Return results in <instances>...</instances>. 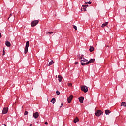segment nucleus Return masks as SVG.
<instances>
[{
	"label": "nucleus",
	"instance_id": "412c9836",
	"mask_svg": "<svg viewBox=\"0 0 126 126\" xmlns=\"http://www.w3.org/2000/svg\"><path fill=\"white\" fill-rule=\"evenodd\" d=\"M67 85H68V86H69V87H72V83H68Z\"/></svg>",
	"mask_w": 126,
	"mask_h": 126
},
{
	"label": "nucleus",
	"instance_id": "f03ea898",
	"mask_svg": "<svg viewBox=\"0 0 126 126\" xmlns=\"http://www.w3.org/2000/svg\"><path fill=\"white\" fill-rule=\"evenodd\" d=\"M81 90L83 91L85 93H86L88 91V87L86 86H81Z\"/></svg>",
	"mask_w": 126,
	"mask_h": 126
},
{
	"label": "nucleus",
	"instance_id": "72a5a7b5",
	"mask_svg": "<svg viewBox=\"0 0 126 126\" xmlns=\"http://www.w3.org/2000/svg\"><path fill=\"white\" fill-rule=\"evenodd\" d=\"M30 126H32V124H31L30 125Z\"/></svg>",
	"mask_w": 126,
	"mask_h": 126
},
{
	"label": "nucleus",
	"instance_id": "6ab92c4d",
	"mask_svg": "<svg viewBox=\"0 0 126 126\" xmlns=\"http://www.w3.org/2000/svg\"><path fill=\"white\" fill-rule=\"evenodd\" d=\"M121 106H124V107H126V103L125 102H122L121 103Z\"/></svg>",
	"mask_w": 126,
	"mask_h": 126
},
{
	"label": "nucleus",
	"instance_id": "7c9ffc66",
	"mask_svg": "<svg viewBox=\"0 0 126 126\" xmlns=\"http://www.w3.org/2000/svg\"><path fill=\"white\" fill-rule=\"evenodd\" d=\"M75 64H78V62H75Z\"/></svg>",
	"mask_w": 126,
	"mask_h": 126
},
{
	"label": "nucleus",
	"instance_id": "a878e982",
	"mask_svg": "<svg viewBox=\"0 0 126 126\" xmlns=\"http://www.w3.org/2000/svg\"><path fill=\"white\" fill-rule=\"evenodd\" d=\"M73 28L75 29V30H77V27L76 26H73Z\"/></svg>",
	"mask_w": 126,
	"mask_h": 126
},
{
	"label": "nucleus",
	"instance_id": "4be33fe9",
	"mask_svg": "<svg viewBox=\"0 0 126 126\" xmlns=\"http://www.w3.org/2000/svg\"><path fill=\"white\" fill-rule=\"evenodd\" d=\"M27 115H28V112L27 111H25L24 112V115L26 116Z\"/></svg>",
	"mask_w": 126,
	"mask_h": 126
},
{
	"label": "nucleus",
	"instance_id": "20e7f679",
	"mask_svg": "<svg viewBox=\"0 0 126 126\" xmlns=\"http://www.w3.org/2000/svg\"><path fill=\"white\" fill-rule=\"evenodd\" d=\"M38 23H39V20H34L31 23V25L32 27H34V26H36Z\"/></svg>",
	"mask_w": 126,
	"mask_h": 126
},
{
	"label": "nucleus",
	"instance_id": "9d476101",
	"mask_svg": "<svg viewBox=\"0 0 126 126\" xmlns=\"http://www.w3.org/2000/svg\"><path fill=\"white\" fill-rule=\"evenodd\" d=\"M5 45L7 46V47H10V46H11V44H10V42L8 41H6L5 42Z\"/></svg>",
	"mask_w": 126,
	"mask_h": 126
},
{
	"label": "nucleus",
	"instance_id": "5701e85b",
	"mask_svg": "<svg viewBox=\"0 0 126 126\" xmlns=\"http://www.w3.org/2000/svg\"><path fill=\"white\" fill-rule=\"evenodd\" d=\"M56 94L57 95H60V92L59 91H57Z\"/></svg>",
	"mask_w": 126,
	"mask_h": 126
},
{
	"label": "nucleus",
	"instance_id": "aec40b11",
	"mask_svg": "<svg viewBox=\"0 0 126 126\" xmlns=\"http://www.w3.org/2000/svg\"><path fill=\"white\" fill-rule=\"evenodd\" d=\"M83 8H81V10H82V11L83 10H84V11H86V7L84 6H82Z\"/></svg>",
	"mask_w": 126,
	"mask_h": 126
},
{
	"label": "nucleus",
	"instance_id": "bb28decb",
	"mask_svg": "<svg viewBox=\"0 0 126 126\" xmlns=\"http://www.w3.org/2000/svg\"><path fill=\"white\" fill-rule=\"evenodd\" d=\"M11 16H12V14H10L9 16V17L8 18V19H9V18H10L11 17Z\"/></svg>",
	"mask_w": 126,
	"mask_h": 126
},
{
	"label": "nucleus",
	"instance_id": "f257e3e1",
	"mask_svg": "<svg viewBox=\"0 0 126 126\" xmlns=\"http://www.w3.org/2000/svg\"><path fill=\"white\" fill-rule=\"evenodd\" d=\"M81 65H87L88 64H87V62H88V60L85 59L84 58H81Z\"/></svg>",
	"mask_w": 126,
	"mask_h": 126
},
{
	"label": "nucleus",
	"instance_id": "6e6552de",
	"mask_svg": "<svg viewBox=\"0 0 126 126\" xmlns=\"http://www.w3.org/2000/svg\"><path fill=\"white\" fill-rule=\"evenodd\" d=\"M94 62H95V59H91V60L89 61H88V62H87V64H89V63H92Z\"/></svg>",
	"mask_w": 126,
	"mask_h": 126
},
{
	"label": "nucleus",
	"instance_id": "39448f33",
	"mask_svg": "<svg viewBox=\"0 0 126 126\" xmlns=\"http://www.w3.org/2000/svg\"><path fill=\"white\" fill-rule=\"evenodd\" d=\"M103 112L101 111L100 110H97L95 113V115L96 116V117H100L101 115H102Z\"/></svg>",
	"mask_w": 126,
	"mask_h": 126
},
{
	"label": "nucleus",
	"instance_id": "c85d7f7f",
	"mask_svg": "<svg viewBox=\"0 0 126 126\" xmlns=\"http://www.w3.org/2000/svg\"><path fill=\"white\" fill-rule=\"evenodd\" d=\"M82 6H84L85 7H88V5H83Z\"/></svg>",
	"mask_w": 126,
	"mask_h": 126
},
{
	"label": "nucleus",
	"instance_id": "9b49d317",
	"mask_svg": "<svg viewBox=\"0 0 126 126\" xmlns=\"http://www.w3.org/2000/svg\"><path fill=\"white\" fill-rule=\"evenodd\" d=\"M84 100V98L83 97H81L79 98V100L80 103H83Z\"/></svg>",
	"mask_w": 126,
	"mask_h": 126
},
{
	"label": "nucleus",
	"instance_id": "1a4fd4ad",
	"mask_svg": "<svg viewBox=\"0 0 126 126\" xmlns=\"http://www.w3.org/2000/svg\"><path fill=\"white\" fill-rule=\"evenodd\" d=\"M8 112V108H4L2 111V114H7Z\"/></svg>",
	"mask_w": 126,
	"mask_h": 126
},
{
	"label": "nucleus",
	"instance_id": "4468645a",
	"mask_svg": "<svg viewBox=\"0 0 126 126\" xmlns=\"http://www.w3.org/2000/svg\"><path fill=\"white\" fill-rule=\"evenodd\" d=\"M54 62H53V60H51V61L49 62V63L48 64V66H51L52 64H54Z\"/></svg>",
	"mask_w": 126,
	"mask_h": 126
},
{
	"label": "nucleus",
	"instance_id": "f8f14e48",
	"mask_svg": "<svg viewBox=\"0 0 126 126\" xmlns=\"http://www.w3.org/2000/svg\"><path fill=\"white\" fill-rule=\"evenodd\" d=\"M58 78L59 82H62V81L63 80V77H62V76L61 75H58Z\"/></svg>",
	"mask_w": 126,
	"mask_h": 126
},
{
	"label": "nucleus",
	"instance_id": "a211bd4d",
	"mask_svg": "<svg viewBox=\"0 0 126 126\" xmlns=\"http://www.w3.org/2000/svg\"><path fill=\"white\" fill-rule=\"evenodd\" d=\"M79 119H78V118L76 117V118L74 119L73 122L74 123H77V122H79Z\"/></svg>",
	"mask_w": 126,
	"mask_h": 126
},
{
	"label": "nucleus",
	"instance_id": "cd10ccee",
	"mask_svg": "<svg viewBox=\"0 0 126 126\" xmlns=\"http://www.w3.org/2000/svg\"><path fill=\"white\" fill-rule=\"evenodd\" d=\"M85 4H87L88 3L89 4H91V2L89 1V2H85Z\"/></svg>",
	"mask_w": 126,
	"mask_h": 126
},
{
	"label": "nucleus",
	"instance_id": "ddd939ff",
	"mask_svg": "<svg viewBox=\"0 0 126 126\" xmlns=\"http://www.w3.org/2000/svg\"><path fill=\"white\" fill-rule=\"evenodd\" d=\"M107 25H108V22H106L102 25L101 27L104 28L105 27V26H107Z\"/></svg>",
	"mask_w": 126,
	"mask_h": 126
},
{
	"label": "nucleus",
	"instance_id": "0eeeda50",
	"mask_svg": "<svg viewBox=\"0 0 126 126\" xmlns=\"http://www.w3.org/2000/svg\"><path fill=\"white\" fill-rule=\"evenodd\" d=\"M33 117L35 118V119H38V117H39V113L35 112L33 114Z\"/></svg>",
	"mask_w": 126,
	"mask_h": 126
},
{
	"label": "nucleus",
	"instance_id": "423d86ee",
	"mask_svg": "<svg viewBox=\"0 0 126 126\" xmlns=\"http://www.w3.org/2000/svg\"><path fill=\"white\" fill-rule=\"evenodd\" d=\"M73 98V95H70L67 99L68 104H70L71 103V101H72V99Z\"/></svg>",
	"mask_w": 126,
	"mask_h": 126
},
{
	"label": "nucleus",
	"instance_id": "f3484780",
	"mask_svg": "<svg viewBox=\"0 0 126 126\" xmlns=\"http://www.w3.org/2000/svg\"><path fill=\"white\" fill-rule=\"evenodd\" d=\"M51 102L53 103V104H55L56 103V99L55 98H52L51 100Z\"/></svg>",
	"mask_w": 126,
	"mask_h": 126
},
{
	"label": "nucleus",
	"instance_id": "c756f323",
	"mask_svg": "<svg viewBox=\"0 0 126 126\" xmlns=\"http://www.w3.org/2000/svg\"><path fill=\"white\" fill-rule=\"evenodd\" d=\"M63 103H61V106H60V108H62V107H63Z\"/></svg>",
	"mask_w": 126,
	"mask_h": 126
},
{
	"label": "nucleus",
	"instance_id": "393cba45",
	"mask_svg": "<svg viewBox=\"0 0 126 126\" xmlns=\"http://www.w3.org/2000/svg\"><path fill=\"white\" fill-rule=\"evenodd\" d=\"M4 55H5V51H4V49L3 50V54H2V55L4 56Z\"/></svg>",
	"mask_w": 126,
	"mask_h": 126
},
{
	"label": "nucleus",
	"instance_id": "2eb2a0df",
	"mask_svg": "<svg viewBox=\"0 0 126 126\" xmlns=\"http://www.w3.org/2000/svg\"><path fill=\"white\" fill-rule=\"evenodd\" d=\"M89 51H90V52H93V51H94V47H93V46H90Z\"/></svg>",
	"mask_w": 126,
	"mask_h": 126
},
{
	"label": "nucleus",
	"instance_id": "dca6fc26",
	"mask_svg": "<svg viewBox=\"0 0 126 126\" xmlns=\"http://www.w3.org/2000/svg\"><path fill=\"white\" fill-rule=\"evenodd\" d=\"M110 113H111V111H110V110H106L105 111V113L106 114V115H109Z\"/></svg>",
	"mask_w": 126,
	"mask_h": 126
},
{
	"label": "nucleus",
	"instance_id": "473e14b6",
	"mask_svg": "<svg viewBox=\"0 0 126 126\" xmlns=\"http://www.w3.org/2000/svg\"><path fill=\"white\" fill-rule=\"evenodd\" d=\"M45 125H48V122H45Z\"/></svg>",
	"mask_w": 126,
	"mask_h": 126
},
{
	"label": "nucleus",
	"instance_id": "b1692460",
	"mask_svg": "<svg viewBox=\"0 0 126 126\" xmlns=\"http://www.w3.org/2000/svg\"><path fill=\"white\" fill-rule=\"evenodd\" d=\"M53 33H54V32H49L47 33V34H53Z\"/></svg>",
	"mask_w": 126,
	"mask_h": 126
},
{
	"label": "nucleus",
	"instance_id": "7ed1b4c3",
	"mask_svg": "<svg viewBox=\"0 0 126 126\" xmlns=\"http://www.w3.org/2000/svg\"><path fill=\"white\" fill-rule=\"evenodd\" d=\"M29 47V41H27L26 43V46L25 48V50H24V54H26L27 52H28V48Z\"/></svg>",
	"mask_w": 126,
	"mask_h": 126
},
{
	"label": "nucleus",
	"instance_id": "2f4dec72",
	"mask_svg": "<svg viewBox=\"0 0 126 126\" xmlns=\"http://www.w3.org/2000/svg\"><path fill=\"white\" fill-rule=\"evenodd\" d=\"M2 35H1V33H0V39L1 38Z\"/></svg>",
	"mask_w": 126,
	"mask_h": 126
}]
</instances>
